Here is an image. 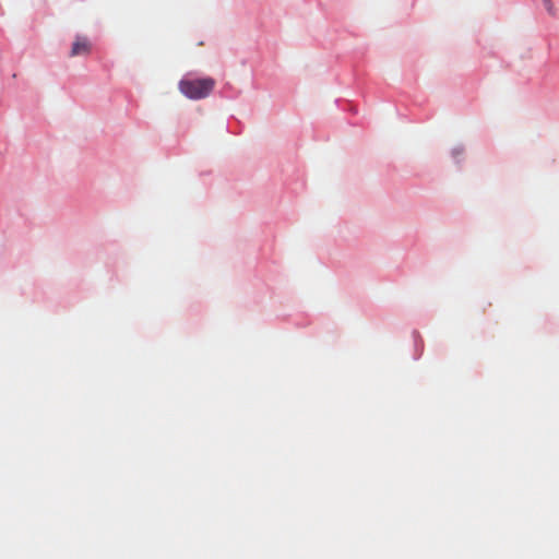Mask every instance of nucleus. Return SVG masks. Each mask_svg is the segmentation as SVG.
Returning a JSON list of instances; mask_svg holds the SVG:
<instances>
[{
  "label": "nucleus",
  "mask_w": 559,
  "mask_h": 559,
  "mask_svg": "<svg viewBox=\"0 0 559 559\" xmlns=\"http://www.w3.org/2000/svg\"><path fill=\"white\" fill-rule=\"evenodd\" d=\"M91 52V43L86 37L78 36L72 45L70 56H87Z\"/></svg>",
  "instance_id": "2"
},
{
  "label": "nucleus",
  "mask_w": 559,
  "mask_h": 559,
  "mask_svg": "<svg viewBox=\"0 0 559 559\" xmlns=\"http://www.w3.org/2000/svg\"><path fill=\"white\" fill-rule=\"evenodd\" d=\"M544 3H545V5H546L547 11H548L550 14H554V11H552V4H551L550 0H544Z\"/></svg>",
  "instance_id": "3"
},
{
  "label": "nucleus",
  "mask_w": 559,
  "mask_h": 559,
  "mask_svg": "<svg viewBox=\"0 0 559 559\" xmlns=\"http://www.w3.org/2000/svg\"><path fill=\"white\" fill-rule=\"evenodd\" d=\"M215 87V80L212 78L183 79L179 82V91L190 99H202L207 97Z\"/></svg>",
  "instance_id": "1"
}]
</instances>
